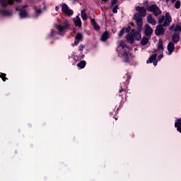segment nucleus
<instances>
[{
    "instance_id": "1",
    "label": "nucleus",
    "mask_w": 181,
    "mask_h": 181,
    "mask_svg": "<svg viewBox=\"0 0 181 181\" xmlns=\"http://www.w3.org/2000/svg\"><path fill=\"white\" fill-rule=\"evenodd\" d=\"M158 22L159 25L156 27L155 34L157 36H162V35L165 33V29H163V28H166V26H169L170 25V22H172V17L169 13H166L165 16H160L158 17Z\"/></svg>"
},
{
    "instance_id": "2",
    "label": "nucleus",
    "mask_w": 181,
    "mask_h": 181,
    "mask_svg": "<svg viewBox=\"0 0 181 181\" xmlns=\"http://www.w3.org/2000/svg\"><path fill=\"white\" fill-rule=\"evenodd\" d=\"M136 13L133 16V19L136 22L137 26V30H142V26H144V18L146 16V8L144 6H136L135 8Z\"/></svg>"
},
{
    "instance_id": "3",
    "label": "nucleus",
    "mask_w": 181,
    "mask_h": 181,
    "mask_svg": "<svg viewBox=\"0 0 181 181\" xmlns=\"http://www.w3.org/2000/svg\"><path fill=\"white\" fill-rule=\"evenodd\" d=\"M118 53V57H121L124 62L128 63L131 59V55L129 54V48L125 44V42L120 41L119 42V45L117 49Z\"/></svg>"
},
{
    "instance_id": "4",
    "label": "nucleus",
    "mask_w": 181,
    "mask_h": 181,
    "mask_svg": "<svg viewBox=\"0 0 181 181\" xmlns=\"http://www.w3.org/2000/svg\"><path fill=\"white\" fill-rule=\"evenodd\" d=\"M55 28L58 30V35H60V36H64L66 30L69 29L70 28V24L69 23V21H64L63 25H57Z\"/></svg>"
},
{
    "instance_id": "5",
    "label": "nucleus",
    "mask_w": 181,
    "mask_h": 181,
    "mask_svg": "<svg viewBox=\"0 0 181 181\" xmlns=\"http://www.w3.org/2000/svg\"><path fill=\"white\" fill-rule=\"evenodd\" d=\"M147 9L149 12H153L154 16H159V15L162 14L160 8H159L156 4L151 5L147 8Z\"/></svg>"
},
{
    "instance_id": "6",
    "label": "nucleus",
    "mask_w": 181,
    "mask_h": 181,
    "mask_svg": "<svg viewBox=\"0 0 181 181\" xmlns=\"http://www.w3.org/2000/svg\"><path fill=\"white\" fill-rule=\"evenodd\" d=\"M14 1L18 4L22 2V0H0V4L3 8H6L8 5H13Z\"/></svg>"
},
{
    "instance_id": "7",
    "label": "nucleus",
    "mask_w": 181,
    "mask_h": 181,
    "mask_svg": "<svg viewBox=\"0 0 181 181\" xmlns=\"http://www.w3.org/2000/svg\"><path fill=\"white\" fill-rule=\"evenodd\" d=\"M62 11L64 13H65L68 16H70V15H73L74 13L73 10H71V8H69V6L66 4H62Z\"/></svg>"
},
{
    "instance_id": "8",
    "label": "nucleus",
    "mask_w": 181,
    "mask_h": 181,
    "mask_svg": "<svg viewBox=\"0 0 181 181\" xmlns=\"http://www.w3.org/2000/svg\"><path fill=\"white\" fill-rule=\"evenodd\" d=\"M134 30H132L131 33L127 35V40L129 43L132 44L134 43V40H135V38L134 37Z\"/></svg>"
},
{
    "instance_id": "9",
    "label": "nucleus",
    "mask_w": 181,
    "mask_h": 181,
    "mask_svg": "<svg viewBox=\"0 0 181 181\" xmlns=\"http://www.w3.org/2000/svg\"><path fill=\"white\" fill-rule=\"evenodd\" d=\"M167 49L168 51V56H170V54H172V53H173L175 51V44H173L172 42H169Z\"/></svg>"
},
{
    "instance_id": "10",
    "label": "nucleus",
    "mask_w": 181,
    "mask_h": 181,
    "mask_svg": "<svg viewBox=\"0 0 181 181\" xmlns=\"http://www.w3.org/2000/svg\"><path fill=\"white\" fill-rule=\"evenodd\" d=\"M153 33V30L152 28L149 26V25L146 24L145 25V35L146 36H151Z\"/></svg>"
},
{
    "instance_id": "11",
    "label": "nucleus",
    "mask_w": 181,
    "mask_h": 181,
    "mask_svg": "<svg viewBox=\"0 0 181 181\" xmlns=\"http://www.w3.org/2000/svg\"><path fill=\"white\" fill-rule=\"evenodd\" d=\"M0 15L2 16H12L13 13L11 11L0 8Z\"/></svg>"
},
{
    "instance_id": "12",
    "label": "nucleus",
    "mask_w": 181,
    "mask_h": 181,
    "mask_svg": "<svg viewBox=\"0 0 181 181\" xmlns=\"http://www.w3.org/2000/svg\"><path fill=\"white\" fill-rule=\"evenodd\" d=\"M147 22L148 23H151V25H153V26H155L156 25V20L152 17V15L147 16Z\"/></svg>"
},
{
    "instance_id": "13",
    "label": "nucleus",
    "mask_w": 181,
    "mask_h": 181,
    "mask_svg": "<svg viewBox=\"0 0 181 181\" xmlns=\"http://www.w3.org/2000/svg\"><path fill=\"white\" fill-rule=\"evenodd\" d=\"M180 39V35L177 33H175L172 36V40L174 43H177Z\"/></svg>"
},
{
    "instance_id": "14",
    "label": "nucleus",
    "mask_w": 181,
    "mask_h": 181,
    "mask_svg": "<svg viewBox=\"0 0 181 181\" xmlns=\"http://www.w3.org/2000/svg\"><path fill=\"white\" fill-rule=\"evenodd\" d=\"M141 30H138V31H136V30H134V33L133 34V36L134 37L135 40H139L141 39Z\"/></svg>"
},
{
    "instance_id": "15",
    "label": "nucleus",
    "mask_w": 181,
    "mask_h": 181,
    "mask_svg": "<svg viewBox=\"0 0 181 181\" xmlns=\"http://www.w3.org/2000/svg\"><path fill=\"white\" fill-rule=\"evenodd\" d=\"M157 51L160 53L163 52V41L162 40H158Z\"/></svg>"
},
{
    "instance_id": "16",
    "label": "nucleus",
    "mask_w": 181,
    "mask_h": 181,
    "mask_svg": "<svg viewBox=\"0 0 181 181\" xmlns=\"http://www.w3.org/2000/svg\"><path fill=\"white\" fill-rule=\"evenodd\" d=\"M170 30H174V32H180L181 31V27L179 25H173L169 28Z\"/></svg>"
},
{
    "instance_id": "17",
    "label": "nucleus",
    "mask_w": 181,
    "mask_h": 181,
    "mask_svg": "<svg viewBox=\"0 0 181 181\" xmlns=\"http://www.w3.org/2000/svg\"><path fill=\"white\" fill-rule=\"evenodd\" d=\"M74 23L76 26H78V28H81V19H80V17L78 16H77L74 19Z\"/></svg>"
},
{
    "instance_id": "18",
    "label": "nucleus",
    "mask_w": 181,
    "mask_h": 181,
    "mask_svg": "<svg viewBox=\"0 0 181 181\" xmlns=\"http://www.w3.org/2000/svg\"><path fill=\"white\" fill-rule=\"evenodd\" d=\"M80 40H83V35L81 33H78L76 36L74 45H77L80 42Z\"/></svg>"
},
{
    "instance_id": "19",
    "label": "nucleus",
    "mask_w": 181,
    "mask_h": 181,
    "mask_svg": "<svg viewBox=\"0 0 181 181\" xmlns=\"http://www.w3.org/2000/svg\"><path fill=\"white\" fill-rule=\"evenodd\" d=\"M110 36V33H108V32H105L102 36H101V40L102 42H105V40H107L108 39Z\"/></svg>"
},
{
    "instance_id": "20",
    "label": "nucleus",
    "mask_w": 181,
    "mask_h": 181,
    "mask_svg": "<svg viewBox=\"0 0 181 181\" xmlns=\"http://www.w3.org/2000/svg\"><path fill=\"white\" fill-rule=\"evenodd\" d=\"M91 25H93L94 29H95V30H100V25H98V24H97V22H95V20H91Z\"/></svg>"
},
{
    "instance_id": "21",
    "label": "nucleus",
    "mask_w": 181,
    "mask_h": 181,
    "mask_svg": "<svg viewBox=\"0 0 181 181\" xmlns=\"http://www.w3.org/2000/svg\"><path fill=\"white\" fill-rule=\"evenodd\" d=\"M149 42V39L146 37H144L142 39H141V45L142 46H146V45H148V42Z\"/></svg>"
},
{
    "instance_id": "22",
    "label": "nucleus",
    "mask_w": 181,
    "mask_h": 181,
    "mask_svg": "<svg viewBox=\"0 0 181 181\" xmlns=\"http://www.w3.org/2000/svg\"><path fill=\"white\" fill-rule=\"evenodd\" d=\"M20 18L23 19V18H28V12L25 10L20 11Z\"/></svg>"
},
{
    "instance_id": "23",
    "label": "nucleus",
    "mask_w": 181,
    "mask_h": 181,
    "mask_svg": "<svg viewBox=\"0 0 181 181\" xmlns=\"http://www.w3.org/2000/svg\"><path fill=\"white\" fill-rule=\"evenodd\" d=\"M158 55L156 54H153L151 57H149L148 60H147V63H152L153 60H156V57Z\"/></svg>"
},
{
    "instance_id": "24",
    "label": "nucleus",
    "mask_w": 181,
    "mask_h": 181,
    "mask_svg": "<svg viewBox=\"0 0 181 181\" xmlns=\"http://www.w3.org/2000/svg\"><path fill=\"white\" fill-rule=\"evenodd\" d=\"M81 13L83 21H86L88 18V16H87V13H86V11L84 10H82Z\"/></svg>"
},
{
    "instance_id": "25",
    "label": "nucleus",
    "mask_w": 181,
    "mask_h": 181,
    "mask_svg": "<svg viewBox=\"0 0 181 181\" xmlns=\"http://www.w3.org/2000/svg\"><path fill=\"white\" fill-rule=\"evenodd\" d=\"M40 13H42V9L38 8V9H35V12L34 13V18H37V16H39L40 15Z\"/></svg>"
},
{
    "instance_id": "26",
    "label": "nucleus",
    "mask_w": 181,
    "mask_h": 181,
    "mask_svg": "<svg viewBox=\"0 0 181 181\" xmlns=\"http://www.w3.org/2000/svg\"><path fill=\"white\" fill-rule=\"evenodd\" d=\"M78 67H80V69H84L86 67V61H81L78 64Z\"/></svg>"
},
{
    "instance_id": "27",
    "label": "nucleus",
    "mask_w": 181,
    "mask_h": 181,
    "mask_svg": "<svg viewBox=\"0 0 181 181\" xmlns=\"http://www.w3.org/2000/svg\"><path fill=\"white\" fill-rule=\"evenodd\" d=\"M0 77L2 78L3 81H6V74L0 73Z\"/></svg>"
},
{
    "instance_id": "28",
    "label": "nucleus",
    "mask_w": 181,
    "mask_h": 181,
    "mask_svg": "<svg viewBox=\"0 0 181 181\" xmlns=\"http://www.w3.org/2000/svg\"><path fill=\"white\" fill-rule=\"evenodd\" d=\"M175 8H176V9H179V8H180V1H175Z\"/></svg>"
},
{
    "instance_id": "29",
    "label": "nucleus",
    "mask_w": 181,
    "mask_h": 181,
    "mask_svg": "<svg viewBox=\"0 0 181 181\" xmlns=\"http://www.w3.org/2000/svg\"><path fill=\"white\" fill-rule=\"evenodd\" d=\"M124 33H125V28L122 29L119 33V36L121 37L124 36Z\"/></svg>"
},
{
    "instance_id": "30",
    "label": "nucleus",
    "mask_w": 181,
    "mask_h": 181,
    "mask_svg": "<svg viewBox=\"0 0 181 181\" xmlns=\"http://www.w3.org/2000/svg\"><path fill=\"white\" fill-rule=\"evenodd\" d=\"M117 9H118V6H115L113 8V9H112L113 13H117V12H118Z\"/></svg>"
},
{
    "instance_id": "31",
    "label": "nucleus",
    "mask_w": 181,
    "mask_h": 181,
    "mask_svg": "<svg viewBox=\"0 0 181 181\" xmlns=\"http://www.w3.org/2000/svg\"><path fill=\"white\" fill-rule=\"evenodd\" d=\"M124 32H126V33L131 32V27L128 26L127 28H124Z\"/></svg>"
},
{
    "instance_id": "32",
    "label": "nucleus",
    "mask_w": 181,
    "mask_h": 181,
    "mask_svg": "<svg viewBox=\"0 0 181 181\" xmlns=\"http://www.w3.org/2000/svg\"><path fill=\"white\" fill-rule=\"evenodd\" d=\"M83 49H84V45H80V46H79V50H80L81 52H83Z\"/></svg>"
},
{
    "instance_id": "33",
    "label": "nucleus",
    "mask_w": 181,
    "mask_h": 181,
    "mask_svg": "<svg viewBox=\"0 0 181 181\" xmlns=\"http://www.w3.org/2000/svg\"><path fill=\"white\" fill-rule=\"evenodd\" d=\"M117 1H118V0H112V5H115V4H117Z\"/></svg>"
},
{
    "instance_id": "34",
    "label": "nucleus",
    "mask_w": 181,
    "mask_h": 181,
    "mask_svg": "<svg viewBox=\"0 0 181 181\" xmlns=\"http://www.w3.org/2000/svg\"><path fill=\"white\" fill-rule=\"evenodd\" d=\"M54 35H56V33L52 31L51 33H50V37H53V36H54Z\"/></svg>"
},
{
    "instance_id": "35",
    "label": "nucleus",
    "mask_w": 181,
    "mask_h": 181,
    "mask_svg": "<svg viewBox=\"0 0 181 181\" xmlns=\"http://www.w3.org/2000/svg\"><path fill=\"white\" fill-rule=\"evenodd\" d=\"M163 54H161L158 56V60H160V59H163Z\"/></svg>"
},
{
    "instance_id": "36",
    "label": "nucleus",
    "mask_w": 181,
    "mask_h": 181,
    "mask_svg": "<svg viewBox=\"0 0 181 181\" xmlns=\"http://www.w3.org/2000/svg\"><path fill=\"white\" fill-rule=\"evenodd\" d=\"M153 65H154V66H158V62L155 61V62H153Z\"/></svg>"
},
{
    "instance_id": "37",
    "label": "nucleus",
    "mask_w": 181,
    "mask_h": 181,
    "mask_svg": "<svg viewBox=\"0 0 181 181\" xmlns=\"http://www.w3.org/2000/svg\"><path fill=\"white\" fill-rule=\"evenodd\" d=\"M55 11H57V12L59 11V6L55 7Z\"/></svg>"
},
{
    "instance_id": "38",
    "label": "nucleus",
    "mask_w": 181,
    "mask_h": 181,
    "mask_svg": "<svg viewBox=\"0 0 181 181\" xmlns=\"http://www.w3.org/2000/svg\"><path fill=\"white\" fill-rule=\"evenodd\" d=\"M108 0H102L103 4H105V2H107Z\"/></svg>"
},
{
    "instance_id": "39",
    "label": "nucleus",
    "mask_w": 181,
    "mask_h": 181,
    "mask_svg": "<svg viewBox=\"0 0 181 181\" xmlns=\"http://www.w3.org/2000/svg\"><path fill=\"white\" fill-rule=\"evenodd\" d=\"M176 1H177L176 0H171L172 4H175V2H176Z\"/></svg>"
},
{
    "instance_id": "40",
    "label": "nucleus",
    "mask_w": 181,
    "mask_h": 181,
    "mask_svg": "<svg viewBox=\"0 0 181 181\" xmlns=\"http://www.w3.org/2000/svg\"><path fill=\"white\" fill-rule=\"evenodd\" d=\"M122 91H124V89L121 88L119 93H122Z\"/></svg>"
},
{
    "instance_id": "41",
    "label": "nucleus",
    "mask_w": 181,
    "mask_h": 181,
    "mask_svg": "<svg viewBox=\"0 0 181 181\" xmlns=\"http://www.w3.org/2000/svg\"><path fill=\"white\" fill-rule=\"evenodd\" d=\"M166 1V2H169V0H165Z\"/></svg>"
}]
</instances>
